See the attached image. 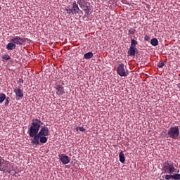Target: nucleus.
<instances>
[{
	"mask_svg": "<svg viewBox=\"0 0 180 180\" xmlns=\"http://www.w3.org/2000/svg\"><path fill=\"white\" fill-rule=\"evenodd\" d=\"M78 5L82 9H83L85 13H89V7L88 6V3L85 0H79L77 1Z\"/></svg>",
	"mask_w": 180,
	"mask_h": 180,
	"instance_id": "obj_5",
	"label": "nucleus"
},
{
	"mask_svg": "<svg viewBox=\"0 0 180 180\" xmlns=\"http://www.w3.org/2000/svg\"><path fill=\"white\" fill-rule=\"evenodd\" d=\"M9 105V97H6L5 106H8Z\"/></svg>",
	"mask_w": 180,
	"mask_h": 180,
	"instance_id": "obj_26",
	"label": "nucleus"
},
{
	"mask_svg": "<svg viewBox=\"0 0 180 180\" xmlns=\"http://www.w3.org/2000/svg\"><path fill=\"white\" fill-rule=\"evenodd\" d=\"M65 11H66V12L68 13H69V15H71V13H72V8L71 9V8H70V9H68V8H66L65 9Z\"/></svg>",
	"mask_w": 180,
	"mask_h": 180,
	"instance_id": "obj_25",
	"label": "nucleus"
},
{
	"mask_svg": "<svg viewBox=\"0 0 180 180\" xmlns=\"http://www.w3.org/2000/svg\"><path fill=\"white\" fill-rule=\"evenodd\" d=\"M56 94L57 95H64V87L61 86H56Z\"/></svg>",
	"mask_w": 180,
	"mask_h": 180,
	"instance_id": "obj_13",
	"label": "nucleus"
},
{
	"mask_svg": "<svg viewBox=\"0 0 180 180\" xmlns=\"http://www.w3.org/2000/svg\"><path fill=\"white\" fill-rule=\"evenodd\" d=\"M163 171L166 174H172L175 172V167H174V164L169 165L168 161H165L163 165Z\"/></svg>",
	"mask_w": 180,
	"mask_h": 180,
	"instance_id": "obj_3",
	"label": "nucleus"
},
{
	"mask_svg": "<svg viewBox=\"0 0 180 180\" xmlns=\"http://www.w3.org/2000/svg\"><path fill=\"white\" fill-rule=\"evenodd\" d=\"M72 15H77V13H79V7H78V4L76 3L72 4Z\"/></svg>",
	"mask_w": 180,
	"mask_h": 180,
	"instance_id": "obj_10",
	"label": "nucleus"
},
{
	"mask_svg": "<svg viewBox=\"0 0 180 180\" xmlns=\"http://www.w3.org/2000/svg\"><path fill=\"white\" fill-rule=\"evenodd\" d=\"M2 58L4 60H11V56H9V55H4L2 56Z\"/></svg>",
	"mask_w": 180,
	"mask_h": 180,
	"instance_id": "obj_22",
	"label": "nucleus"
},
{
	"mask_svg": "<svg viewBox=\"0 0 180 180\" xmlns=\"http://www.w3.org/2000/svg\"><path fill=\"white\" fill-rule=\"evenodd\" d=\"M14 93L15 94V98L18 101L23 98V91L20 89V87L14 89Z\"/></svg>",
	"mask_w": 180,
	"mask_h": 180,
	"instance_id": "obj_7",
	"label": "nucleus"
},
{
	"mask_svg": "<svg viewBox=\"0 0 180 180\" xmlns=\"http://www.w3.org/2000/svg\"><path fill=\"white\" fill-rule=\"evenodd\" d=\"M120 157V161L122 164H124V161H126V158H124V153H123V151H121L119 154Z\"/></svg>",
	"mask_w": 180,
	"mask_h": 180,
	"instance_id": "obj_15",
	"label": "nucleus"
},
{
	"mask_svg": "<svg viewBox=\"0 0 180 180\" xmlns=\"http://www.w3.org/2000/svg\"><path fill=\"white\" fill-rule=\"evenodd\" d=\"M129 33L130 34H134V33H136V30L133 29V28H131L129 30Z\"/></svg>",
	"mask_w": 180,
	"mask_h": 180,
	"instance_id": "obj_24",
	"label": "nucleus"
},
{
	"mask_svg": "<svg viewBox=\"0 0 180 180\" xmlns=\"http://www.w3.org/2000/svg\"><path fill=\"white\" fill-rule=\"evenodd\" d=\"M136 50H137L136 47L130 46L129 49L128 50L129 56L134 57L136 56Z\"/></svg>",
	"mask_w": 180,
	"mask_h": 180,
	"instance_id": "obj_12",
	"label": "nucleus"
},
{
	"mask_svg": "<svg viewBox=\"0 0 180 180\" xmlns=\"http://www.w3.org/2000/svg\"><path fill=\"white\" fill-rule=\"evenodd\" d=\"M150 44H152V46H158V39H157L156 38H153L150 40Z\"/></svg>",
	"mask_w": 180,
	"mask_h": 180,
	"instance_id": "obj_18",
	"label": "nucleus"
},
{
	"mask_svg": "<svg viewBox=\"0 0 180 180\" xmlns=\"http://www.w3.org/2000/svg\"><path fill=\"white\" fill-rule=\"evenodd\" d=\"M79 130L80 131H85V129H84V127H80L79 128Z\"/></svg>",
	"mask_w": 180,
	"mask_h": 180,
	"instance_id": "obj_28",
	"label": "nucleus"
},
{
	"mask_svg": "<svg viewBox=\"0 0 180 180\" xmlns=\"http://www.w3.org/2000/svg\"><path fill=\"white\" fill-rule=\"evenodd\" d=\"M60 160L62 164H63L64 165H65V164H69V162H70V158H68V155H63L60 157Z\"/></svg>",
	"mask_w": 180,
	"mask_h": 180,
	"instance_id": "obj_11",
	"label": "nucleus"
},
{
	"mask_svg": "<svg viewBox=\"0 0 180 180\" xmlns=\"http://www.w3.org/2000/svg\"><path fill=\"white\" fill-rule=\"evenodd\" d=\"M5 99H6V95L4 94H0V103H2Z\"/></svg>",
	"mask_w": 180,
	"mask_h": 180,
	"instance_id": "obj_20",
	"label": "nucleus"
},
{
	"mask_svg": "<svg viewBox=\"0 0 180 180\" xmlns=\"http://www.w3.org/2000/svg\"><path fill=\"white\" fill-rule=\"evenodd\" d=\"M164 65H165V63H164L163 62H160L158 63V67H159V68H162Z\"/></svg>",
	"mask_w": 180,
	"mask_h": 180,
	"instance_id": "obj_23",
	"label": "nucleus"
},
{
	"mask_svg": "<svg viewBox=\"0 0 180 180\" xmlns=\"http://www.w3.org/2000/svg\"><path fill=\"white\" fill-rule=\"evenodd\" d=\"M117 73L120 77H127V75H129V72L127 70L124 69V64L123 63L120 64L117 68Z\"/></svg>",
	"mask_w": 180,
	"mask_h": 180,
	"instance_id": "obj_4",
	"label": "nucleus"
},
{
	"mask_svg": "<svg viewBox=\"0 0 180 180\" xmlns=\"http://www.w3.org/2000/svg\"><path fill=\"white\" fill-rule=\"evenodd\" d=\"M4 159L0 156V171H5V167H4Z\"/></svg>",
	"mask_w": 180,
	"mask_h": 180,
	"instance_id": "obj_19",
	"label": "nucleus"
},
{
	"mask_svg": "<svg viewBox=\"0 0 180 180\" xmlns=\"http://www.w3.org/2000/svg\"><path fill=\"white\" fill-rule=\"evenodd\" d=\"M175 179V180H179L180 179V174H174L173 175H168L167 174L165 176V179L169 180V179Z\"/></svg>",
	"mask_w": 180,
	"mask_h": 180,
	"instance_id": "obj_9",
	"label": "nucleus"
},
{
	"mask_svg": "<svg viewBox=\"0 0 180 180\" xmlns=\"http://www.w3.org/2000/svg\"><path fill=\"white\" fill-rule=\"evenodd\" d=\"M39 143H42V144H45V143H47V137L44 136H40Z\"/></svg>",
	"mask_w": 180,
	"mask_h": 180,
	"instance_id": "obj_17",
	"label": "nucleus"
},
{
	"mask_svg": "<svg viewBox=\"0 0 180 180\" xmlns=\"http://www.w3.org/2000/svg\"><path fill=\"white\" fill-rule=\"evenodd\" d=\"M49 133H50V130H49V128L46 127H44L40 129V131L37 133V134L39 135V137L40 136H49Z\"/></svg>",
	"mask_w": 180,
	"mask_h": 180,
	"instance_id": "obj_8",
	"label": "nucleus"
},
{
	"mask_svg": "<svg viewBox=\"0 0 180 180\" xmlns=\"http://www.w3.org/2000/svg\"><path fill=\"white\" fill-rule=\"evenodd\" d=\"M1 8L0 7V11H1Z\"/></svg>",
	"mask_w": 180,
	"mask_h": 180,
	"instance_id": "obj_30",
	"label": "nucleus"
},
{
	"mask_svg": "<svg viewBox=\"0 0 180 180\" xmlns=\"http://www.w3.org/2000/svg\"><path fill=\"white\" fill-rule=\"evenodd\" d=\"M137 44H138L137 41H136L134 39H131V47H136V46H137Z\"/></svg>",
	"mask_w": 180,
	"mask_h": 180,
	"instance_id": "obj_21",
	"label": "nucleus"
},
{
	"mask_svg": "<svg viewBox=\"0 0 180 180\" xmlns=\"http://www.w3.org/2000/svg\"><path fill=\"white\" fill-rule=\"evenodd\" d=\"M6 49L7 50H15V49H16V44H15V43H8L6 45Z\"/></svg>",
	"mask_w": 180,
	"mask_h": 180,
	"instance_id": "obj_14",
	"label": "nucleus"
},
{
	"mask_svg": "<svg viewBox=\"0 0 180 180\" xmlns=\"http://www.w3.org/2000/svg\"><path fill=\"white\" fill-rule=\"evenodd\" d=\"M92 57H94V53L92 52H89L84 55L85 60H89V58H92Z\"/></svg>",
	"mask_w": 180,
	"mask_h": 180,
	"instance_id": "obj_16",
	"label": "nucleus"
},
{
	"mask_svg": "<svg viewBox=\"0 0 180 180\" xmlns=\"http://www.w3.org/2000/svg\"><path fill=\"white\" fill-rule=\"evenodd\" d=\"M148 39H150L148 36L145 37V40H148Z\"/></svg>",
	"mask_w": 180,
	"mask_h": 180,
	"instance_id": "obj_29",
	"label": "nucleus"
},
{
	"mask_svg": "<svg viewBox=\"0 0 180 180\" xmlns=\"http://www.w3.org/2000/svg\"><path fill=\"white\" fill-rule=\"evenodd\" d=\"M41 121L39 119H33L32 123L28 130L30 137H33L31 140L32 146H39L40 145V136H39V130H40V127L41 126Z\"/></svg>",
	"mask_w": 180,
	"mask_h": 180,
	"instance_id": "obj_1",
	"label": "nucleus"
},
{
	"mask_svg": "<svg viewBox=\"0 0 180 180\" xmlns=\"http://www.w3.org/2000/svg\"><path fill=\"white\" fill-rule=\"evenodd\" d=\"M18 84H23V79H19Z\"/></svg>",
	"mask_w": 180,
	"mask_h": 180,
	"instance_id": "obj_27",
	"label": "nucleus"
},
{
	"mask_svg": "<svg viewBox=\"0 0 180 180\" xmlns=\"http://www.w3.org/2000/svg\"><path fill=\"white\" fill-rule=\"evenodd\" d=\"M167 136L173 140L179 139V128L178 127H173L168 129Z\"/></svg>",
	"mask_w": 180,
	"mask_h": 180,
	"instance_id": "obj_2",
	"label": "nucleus"
},
{
	"mask_svg": "<svg viewBox=\"0 0 180 180\" xmlns=\"http://www.w3.org/2000/svg\"><path fill=\"white\" fill-rule=\"evenodd\" d=\"M11 41L12 43H14V44H18V45H22L25 41H26V39L25 38H20L18 36L14 37L11 39Z\"/></svg>",
	"mask_w": 180,
	"mask_h": 180,
	"instance_id": "obj_6",
	"label": "nucleus"
}]
</instances>
